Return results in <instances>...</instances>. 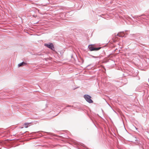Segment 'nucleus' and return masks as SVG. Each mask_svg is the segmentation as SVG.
Wrapping results in <instances>:
<instances>
[{"label":"nucleus","mask_w":149,"mask_h":149,"mask_svg":"<svg viewBox=\"0 0 149 149\" xmlns=\"http://www.w3.org/2000/svg\"><path fill=\"white\" fill-rule=\"evenodd\" d=\"M84 97L86 101L89 103H92L93 102V101L91 99V97L88 95H85L84 96Z\"/></svg>","instance_id":"f257e3e1"},{"label":"nucleus","mask_w":149,"mask_h":149,"mask_svg":"<svg viewBox=\"0 0 149 149\" xmlns=\"http://www.w3.org/2000/svg\"><path fill=\"white\" fill-rule=\"evenodd\" d=\"M44 45L51 50L54 51V47L52 43H51L49 44H45Z\"/></svg>","instance_id":"f03ea898"},{"label":"nucleus","mask_w":149,"mask_h":149,"mask_svg":"<svg viewBox=\"0 0 149 149\" xmlns=\"http://www.w3.org/2000/svg\"><path fill=\"white\" fill-rule=\"evenodd\" d=\"M88 48L90 51H93L98 50L101 49V47L95 48L94 47L93 45H91L88 46Z\"/></svg>","instance_id":"7ed1b4c3"},{"label":"nucleus","mask_w":149,"mask_h":149,"mask_svg":"<svg viewBox=\"0 0 149 149\" xmlns=\"http://www.w3.org/2000/svg\"><path fill=\"white\" fill-rule=\"evenodd\" d=\"M117 36L120 37H123L124 36V32H122L118 33L117 34Z\"/></svg>","instance_id":"20e7f679"},{"label":"nucleus","mask_w":149,"mask_h":149,"mask_svg":"<svg viewBox=\"0 0 149 149\" xmlns=\"http://www.w3.org/2000/svg\"><path fill=\"white\" fill-rule=\"evenodd\" d=\"M26 64V63L25 62H23L20 63L18 64V67H20L21 66H23L25 65Z\"/></svg>","instance_id":"39448f33"},{"label":"nucleus","mask_w":149,"mask_h":149,"mask_svg":"<svg viewBox=\"0 0 149 149\" xmlns=\"http://www.w3.org/2000/svg\"><path fill=\"white\" fill-rule=\"evenodd\" d=\"M30 124V123H25L24 124V125L25 126V127L27 128L28 127V125Z\"/></svg>","instance_id":"423d86ee"}]
</instances>
